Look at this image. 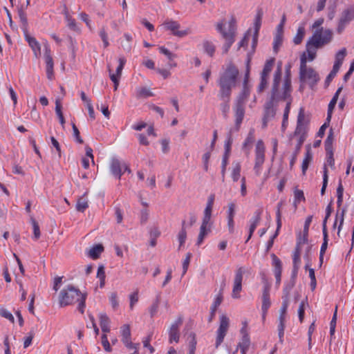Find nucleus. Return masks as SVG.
<instances>
[{
  "label": "nucleus",
  "mask_w": 354,
  "mask_h": 354,
  "mask_svg": "<svg viewBox=\"0 0 354 354\" xmlns=\"http://www.w3.org/2000/svg\"><path fill=\"white\" fill-rule=\"evenodd\" d=\"M336 320H337V308L335 309V311L333 314V316L332 319L330 323V335L331 339L335 334V327H336Z\"/></svg>",
  "instance_id": "52"
},
{
  "label": "nucleus",
  "mask_w": 354,
  "mask_h": 354,
  "mask_svg": "<svg viewBox=\"0 0 354 354\" xmlns=\"http://www.w3.org/2000/svg\"><path fill=\"white\" fill-rule=\"evenodd\" d=\"M282 44V36L281 34L278 33L276 35L273 41V49L275 52H277L279 47Z\"/></svg>",
  "instance_id": "59"
},
{
  "label": "nucleus",
  "mask_w": 354,
  "mask_h": 354,
  "mask_svg": "<svg viewBox=\"0 0 354 354\" xmlns=\"http://www.w3.org/2000/svg\"><path fill=\"white\" fill-rule=\"evenodd\" d=\"M203 50L205 53L209 56L212 57L215 53V46L214 44L209 41H205L203 43Z\"/></svg>",
  "instance_id": "42"
},
{
  "label": "nucleus",
  "mask_w": 354,
  "mask_h": 354,
  "mask_svg": "<svg viewBox=\"0 0 354 354\" xmlns=\"http://www.w3.org/2000/svg\"><path fill=\"white\" fill-rule=\"evenodd\" d=\"M44 59L46 65V69H53L54 68V63L53 60V57L51 56L50 48L48 46V44L45 45V53H44Z\"/></svg>",
  "instance_id": "27"
},
{
  "label": "nucleus",
  "mask_w": 354,
  "mask_h": 354,
  "mask_svg": "<svg viewBox=\"0 0 354 354\" xmlns=\"http://www.w3.org/2000/svg\"><path fill=\"white\" fill-rule=\"evenodd\" d=\"M346 55V49L345 48H342L336 53L335 56V62L342 65Z\"/></svg>",
  "instance_id": "48"
},
{
  "label": "nucleus",
  "mask_w": 354,
  "mask_h": 354,
  "mask_svg": "<svg viewBox=\"0 0 354 354\" xmlns=\"http://www.w3.org/2000/svg\"><path fill=\"white\" fill-rule=\"evenodd\" d=\"M274 64V58H270V59H268L266 62L265 65L263 68V71L261 73L270 75V73L273 68Z\"/></svg>",
  "instance_id": "45"
},
{
  "label": "nucleus",
  "mask_w": 354,
  "mask_h": 354,
  "mask_svg": "<svg viewBox=\"0 0 354 354\" xmlns=\"http://www.w3.org/2000/svg\"><path fill=\"white\" fill-rule=\"evenodd\" d=\"M123 344L130 350H133L134 352L138 351L139 344H134L131 342V339L122 342Z\"/></svg>",
  "instance_id": "55"
},
{
  "label": "nucleus",
  "mask_w": 354,
  "mask_h": 354,
  "mask_svg": "<svg viewBox=\"0 0 354 354\" xmlns=\"http://www.w3.org/2000/svg\"><path fill=\"white\" fill-rule=\"evenodd\" d=\"M261 300H262V304H261V311H262L261 317H262L261 318H262V322H264L266 320V317L268 309L270 308V307L271 306V301H270V288L267 286H265L263 289Z\"/></svg>",
  "instance_id": "17"
},
{
  "label": "nucleus",
  "mask_w": 354,
  "mask_h": 354,
  "mask_svg": "<svg viewBox=\"0 0 354 354\" xmlns=\"http://www.w3.org/2000/svg\"><path fill=\"white\" fill-rule=\"evenodd\" d=\"M254 141V130L251 129L248 134L247 138H245L243 147V148H246L248 146L251 145Z\"/></svg>",
  "instance_id": "51"
},
{
  "label": "nucleus",
  "mask_w": 354,
  "mask_h": 354,
  "mask_svg": "<svg viewBox=\"0 0 354 354\" xmlns=\"http://www.w3.org/2000/svg\"><path fill=\"white\" fill-rule=\"evenodd\" d=\"M250 345V339L249 335H245L244 336H242L241 341L239 344V347L241 351V354H246L249 346Z\"/></svg>",
  "instance_id": "29"
},
{
  "label": "nucleus",
  "mask_w": 354,
  "mask_h": 354,
  "mask_svg": "<svg viewBox=\"0 0 354 354\" xmlns=\"http://www.w3.org/2000/svg\"><path fill=\"white\" fill-rule=\"evenodd\" d=\"M261 214L262 210L261 209H258L254 212L252 217L249 220V232L246 242H248L251 239L255 229L259 225L261 219Z\"/></svg>",
  "instance_id": "18"
},
{
  "label": "nucleus",
  "mask_w": 354,
  "mask_h": 354,
  "mask_svg": "<svg viewBox=\"0 0 354 354\" xmlns=\"http://www.w3.org/2000/svg\"><path fill=\"white\" fill-rule=\"evenodd\" d=\"M250 88L248 84L243 82V89L239 95L238 96L236 102L239 104H244L246 99L250 95Z\"/></svg>",
  "instance_id": "24"
},
{
  "label": "nucleus",
  "mask_w": 354,
  "mask_h": 354,
  "mask_svg": "<svg viewBox=\"0 0 354 354\" xmlns=\"http://www.w3.org/2000/svg\"><path fill=\"white\" fill-rule=\"evenodd\" d=\"M333 39V32L330 29L324 30L321 28L316 30L312 37L309 38L307 43L310 44L315 48H321L323 46L328 44Z\"/></svg>",
  "instance_id": "7"
},
{
  "label": "nucleus",
  "mask_w": 354,
  "mask_h": 354,
  "mask_svg": "<svg viewBox=\"0 0 354 354\" xmlns=\"http://www.w3.org/2000/svg\"><path fill=\"white\" fill-rule=\"evenodd\" d=\"M25 39L33 51L35 57H39L41 56V45L38 41L34 37L29 35H26Z\"/></svg>",
  "instance_id": "19"
},
{
  "label": "nucleus",
  "mask_w": 354,
  "mask_h": 354,
  "mask_svg": "<svg viewBox=\"0 0 354 354\" xmlns=\"http://www.w3.org/2000/svg\"><path fill=\"white\" fill-rule=\"evenodd\" d=\"M109 301L113 308H116L118 306V297L115 292H113L111 294L109 297Z\"/></svg>",
  "instance_id": "64"
},
{
  "label": "nucleus",
  "mask_w": 354,
  "mask_h": 354,
  "mask_svg": "<svg viewBox=\"0 0 354 354\" xmlns=\"http://www.w3.org/2000/svg\"><path fill=\"white\" fill-rule=\"evenodd\" d=\"M230 326V319L229 318L225 315H222L220 317V324L218 328L216 330V348H218L221 343L223 342V339L227 334Z\"/></svg>",
  "instance_id": "11"
},
{
  "label": "nucleus",
  "mask_w": 354,
  "mask_h": 354,
  "mask_svg": "<svg viewBox=\"0 0 354 354\" xmlns=\"http://www.w3.org/2000/svg\"><path fill=\"white\" fill-rule=\"evenodd\" d=\"M305 201V196L304 194V192L302 190L295 189L294 191V201L293 205L295 209H297L298 204H299L301 201Z\"/></svg>",
  "instance_id": "35"
},
{
  "label": "nucleus",
  "mask_w": 354,
  "mask_h": 354,
  "mask_svg": "<svg viewBox=\"0 0 354 354\" xmlns=\"http://www.w3.org/2000/svg\"><path fill=\"white\" fill-rule=\"evenodd\" d=\"M212 209H204L202 223L200 227V232L197 239V245H201L205 236L210 231Z\"/></svg>",
  "instance_id": "9"
},
{
  "label": "nucleus",
  "mask_w": 354,
  "mask_h": 354,
  "mask_svg": "<svg viewBox=\"0 0 354 354\" xmlns=\"http://www.w3.org/2000/svg\"><path fill=\"white\" fill-rule=\"evenodd\" d=\"M103 251L102 245H95L93 246L88 251V256L93 259H97Z\"/></svg>",
  "instance_id": "37"
},
{
  "label": "nucleus",
  "mask_w": 354,
  "mask_h": 354,
  "mask_svg": "<svg viewBox=\"0 0 354 354\" xmlns=\"http://www.w3.org/2000/svg\"><path fill=\"white\" fill-rule=\"evenodd\" d=\"M223 301V296L221 294H218L215 298L213 301V304L210 308V317L209 321H212L213 317L215 315L216 310L217 308L221 305V302Z\"/></svg>",
  "instance_id": "30"
},
{
  "label": "nucleus",
  "mask_w": 354,
  "mask_h": 354,
  "mask_svg": "<svg viewBox=\"0 0 354 354\" xmlns=\"http://www.w3.org/2000/svg\"><path fill=\"white\" fill-rule=\"evenodd\" d=\"M191 258H192V254L189 252L186 254V257L183 261V274H182L183 276L185 274V273L187 272V271L188 270V267H189V265L190 263Z\"/></svg>",
  "instance_id": "56"
},
{
  "label": "nucleus",
  "mask_w": 354,
  "mask_h": 354,
  "mask_svg": "<svg viewBox=\"0 0 354 354\" xmlns=\"http://www.w3.org/2000/svg\"><path fill=\"white\" fill-rule=\"evenodd\" d=\"M354 19L353 8L350 7L344 10L338 19L336 31L338 34H341L345 30L349 23Z\"/></svg>",
  "instance_id": "10"
},
{
  "label": "nucleus",
  "mask_w": 354,
  "mask_h": 354,
  "mask_svg": "<svg viewBox=\"0 0 354 354\" xmlns=\"http://www.w3.org/2000/svg\"><path fill=\"white\" fill-rule=\"evenodd\" d=\"M346 212V209L343 208L341 210H337L335 216V220L333 224V228L335 229L337 224L339 223V225L337 227V235L339 236L340 232L342 228V225L344 224V214Z\"/></svg>",
  "instance_id": "22"
},
{
  "label": "nucleus",
  "mask_w": 354,
  "mask_h": 354,
  "mask_svg": "<svg viewBox=\"0 0 354 354\" xmlns=\"http://www.w3.org/2000/svg\"><path fill=\"white\" fill-rule=\"evenodd\" d=\"M304 243L301 240H299L297 243V247L293 254L292 261L293 266L295 267V272H297L299 268V264L300 263V245Z\"/></svg>",
  "instance_id": "25"
},
{
  "label": "nucleus",
  "mask_w": 354,
  "mask_h": 354,
  "mask_svg": "<svg viewBox=\"0 0 354 354\" xmlns=\"http://www.w3.org/2000/svg\"><path fill=\"white\" fill-rule=\"evenodd\" d=\"M88 207V201L86 198L82 197L78 199L76 204V209L77 211L83 212Z\"/></svg>",
  "instance_id": "49"
},
{
  "label": "nucleus",
  "mask_w": 354,
  "mask_h": 354,
  "mask_svg": "<svg viewBox=\"0 0 354 354\" xmlns=\"http://www.w3.org/2000/svg\"><path fill=\"white\" fill-rule=\"evenodd\" d=\"M223 101V102L220 104V109L221 112L223 113L224 117L227 115V113L230 111V97L227 99H220Z\"/></svg>",
  "instance_id": "46"
},
{
  "label": "nucleus",
  "mask_w": 354,
  "mask_h": 354,
  "mask_svg": "<svg viewBox=\"0 0 354 354\" xmlns=\"http://www.w3.org/2000/svg\"><path fill=\"white\" fill-rule=\"evenodd\" d=\"M313 221V216H308L306 221H305V223H304V237L302 239H300L299 240H301V241L303 243H305L306 241H307V235H308V230H309V227H310V225L311 223Z\"/></svg>",
  "instance_id": "47"
},
{
  "label": "nucleus",
  "mask_w": 354,
  "mask_h": 354,
  "mask_svg": "<svg viewBox=\"0 0 354 354\" xmlns=\"http://www.w3.org/2000/svg\"><path fill=\"white\" fill-rule=\"evenodd\" d=\"M162 26L165 28L166 30H170L174 36L178 37H183L189 33L188 29L179 30L180 27V24L178 21L171 19L166 20L162 24Z\"/></svg>",
  "instance_id": "14"
},
{
  "label": "nucleus",
  "mask_w": 354,
  "mask_h": 354,
  "mask_svg": "<svg viewBox=\"0 0 354 354\" xmlns=\"http://www.w3.org/2000/svg\"><path fill=\"white\" fill-rule=\"evenodd\" d=\"M31 223L32 225V229H33V234H34L33 238L35 240H37L40 237V235H41L39 226L38 223H37V221L33 218H31Z\"/></svg>",
  "instance_id": "53"
},
{
  "label": "nucleus",
  "mask_w": 354,
  "mask_h": 354,
  "mask_svg": "<svg viewBox=\"0 0 354 354\" xmlns=\"http://www.w3.org/2000/svg\"><path fill=\"white\" fill-rule=\"evenodd\" d=\"M121 341H125L131 339V328L129 324H123L120 328Z\"/></svg>",
  "instance_id": "31"
},
{
  "label": "nucleus",
  "mask_w": 354,
  "mask_h": 354,
  "mask_svg": "<svg viewBox=\"0 0 354 354\" xmlns=\"http://www.w3.org/2000/svg\"><path fill=\"white\" fill-rule=\"evenodd\" d=\"M153 333H150L146 337H145L142 340L143 346L145 348H147L149 350L151 353H153L155 350L153 346H151L150 342L152 339Z\"/></svg>",
  "instance_id": "50"
},
{
  "label": "nucleus",
  "mask_w": 354,
  "mask_h": 354,
  "mask_svg": "<svg viewBox=\"0 0 354 354\" xmlns=\"http://www.w3.org/2000/svg\"><path fill=\"white\" fill-rule=\"evenodd\" d=\"M312 159H313V156H312V153H311L310 149H308L306 151L305 157H304L302 164H301V170H302L303 175L306 174V172L308 168V166H309L310 162H311Z\"/></svg>",
  "instance_id": "32"
},
{
  "label": "nucleus",
  "mask_w": 354,
  "mask_h": 354,
  "mask_svg": "<svg viewBox=\"0 0 354 354\" xmlns=\"http://www.w3.org/2000/svg\"><path fill=\"white\" fill-rule=\"evenodd\" d=\"M304 35H305V28L303 26H300L297 28V34L293 38L294 44L296 45L301 44Z\"/></svg>",
  "instance_id": "41"
},
{
  "label": "nucleus",
  "mask_w": 354,
  "mask_h": 354,
  "mask_svg": "<svg viewBox=\"0 0 354 354\" xmlns=\"http://www.w3.org/2000/svg\"><path fill=\"white\" fill-rule=\"evenodd\" d=\"M241 165L240 162H233V169L232 170V178L233 181L236 182L241 176Z\"/></svg>",
  "instance_id": "33"
},
{
  "label": "nucleus",
  "mask_w": 354,
  "mask_h": 354,
  "mask_svg": "<svg viewBox=\"0 0 354 354\" xmlns=\"http://www.w3.org/2000/svg\"><path fill=\"white\" fill-rule=\"evenodd\" d=\"M328 169L325 167H324V174H323V184H322V189H321V194L322 195H324V193H325V191H326V187H327V185H328Z\"/></svg>",
  "instance_id": "58"
},
{
  "label": "nucleus",
  "mask_w": 354,
  "mask_h": 354,
  "mask_svg": "<svg viewBox=\"0 0 354 354\" xmlns=\"http://www.w3.org/2000/svg\"><path fill=\"white\" fill-rule=\"evenodd\" d=\"M0 315L4 318L8 319L12 323H13L15 321L14 317L12 315V313L6 309H1L0 310Z\"/></svg>",
  "instance_id": "61"
},
{
  "label": "nucleus",
  "mask_w": 354,
  "mask_h": 354,
  "mask_svg": "<svg viewBox=\"0 0 354 354\" xmlns=\"http://www.w3.org/2000/svg\"><path fill=\"white\" fill-rule=\"evenodd\" d=\"M100 327L105 325H109L110 319L105 313H100L99 315Z\"/></svg>",
  "instance_id": "62"
},
{
  "label": "nucleus",
  "mask_w": 354,
  "mask_h": 354,
  "mask_svg": "<svg viewBox=\"0 0 354 354\" xmlns=\"http://www.w3.org/2000/svg\"><path fill=\"white\" fill-rule=\"evenodd\" d=\"M65 19L67 22V26L71 30L75 32L80 31V29L77 26L75 19L71 17L67 12H65Z\"/></svg>",
  "instance_id": "39"
},
{
  "label": "nucleus",
  "mask_w": 354,
  "mask_h": 354,
  "mask_svg": "<svg viewBox=\"0 0 354 354\" xmlns=\"http://www.w3.org/2000/svg\"><path fill=\"white\" fill-rule=\"evenodd\" d=\"M187 239V232L185 229V222L183 221L182 223V229L178 233V240L179 241V248L183 245Z\"/></svg>",
  "instance_id": "44"
},
{
  "label": "nucleus",
  "mask_w": 354,
  "mask_h": 354,
  "mask_svg": "<svg viewBox=\"0 0 354 354\" xmlns=\"http://www.w3.org/2000/svg\"><path fill=\"white\" fill-rule=\"evenodd\" d=\"M86 294L82 293L80 290L73 286H68L63 288L59 295V305L64 307L78 302L77 309L83 314L86 307Z\"/></svg>",
  "instance_id": "3"
},
{
  "label": "nucleus",
  "mask_w": 354,
  "mask_h": 354,
  "mask_svg": "<svg viewBox=\"0 0 354 354\" xmlns=\"http://www.w3.org/2000/svg\"><path fill=\"white\" fill-rule=\"evenodd\" d=\"M130 299V308L132 310L133 308L134 305L138 302V292H135L130 295L129 296Z\"/></svg>",
  "instance_id": "63"
},
{
  "label": "nucleus",
  "mask_w": 354,
  "mask_h": 354,
  "mask_svg": "<svg viewBox=\"0 0 354 354\" xmlns=\"http://www.w3.org/2000/svg\"><path fill=\"white\" fill-rule=\"evenodd\" d=\"M271 257L272 259V266L274 276L281 275L282 265L281 260L275 254H272Z\"/></svg>",
  "instance_id": "28"
},
{
  "label": "nucleus",
  "mask_w": 354,
  "mask_h": 354,
  "mask_svg": "<svg viewBox=\"0 0 354 354\" xmlns=\"http://www.w3.org/2000/svg\"><path fill=\"white\" fill-rule=\"evenodd\" d=\"M225 26L224 20H221L216 24V29L225 40V43L223 45V51L227 53L234 42L236 32L235 20L232 19L228 22L227 28H225Z\"/></svg>",
  "instance_id": "5"
},
{
  "label": "nucleus",
  "mask_w": 354,
  "mask_h": 354,
  "mask_svg": "<svg viewBox=\"0 0 354 354\" xmlns=\"http://www.w3.org/2000/svg\"><path fill=\"white\" fill-rule=\"evenodd\" d=\"M263 17V12L261 10L257 11L254 22V32L253 36V46H254L257 41V36L259 29L261 26V19Z\"/></svg>",
  "instance_id": "21"
},
{
  "label": "nucleus",
  "mask_w": 354,
  "mask_h": 354,
  "mask_svg": "<svg viewBox=\"0 0 354 354\" xmlns=\"http://www.w3.org/2000/svg\"><path fill=\"white\" fill-rule=\"evenodd\" d=\"M239 71L232 62L226 64L219 74L217 84L219 87L218 97L219 99H228L231 97L232 89L236 86Z\"/></svg>",
  "instance_id": "1"
},
{
  "label": "nucleus",
  "mask_w": 354,
  "mask_h": 354,
  "mask_svg": "<svg viewBox=\"0 0 354 354\" xmlns=\"http://www.w3.org/2000/svg\"><path fill=\"white\" fill-rule=\"evenodd\" d=\"M26 6H21L18 8V17L19 18V21L21 24V28L24 30L27 29L28 27V19L26 13Z\"/></svg>",
  "instance_id": "26"
},
{
  "label": "nucleus",
  "mask_w": 354,
  "mask_h": 354,
  "mask_svg": "<svg viewBox=\"0 0 354 354\" xmlns=\"http://www.w3.org/2000/svg\"><path fill=\"white\" fill-rule=\"evenodd\" d=\"M153 95V92L147 87H138L136 88V96L138 97L147 98Z\"/></svg>",
  "instance_id": "36"
},
{
  "label": "nucleus",
  "mask_w": 354,
  "mask_h": 354,
  "mask_svg": "<svg viewBox=\"0 0 354 354\" xmlns=\"http://www.w3.org/2000/svg\"><path fill=\"white\" fill-rule=\"evenodd\" d=\"M269 75H265L263 73H261L260 76V82L259 84V86L257 88V91L259 93H261L264 91V89L267 87L269 82Z\"/></svg>",
  "instance_id": "40"
},
{
  "label": "nucleus",
  "mask_w": 354,
  "mask_h": 354,
  "mask_svg": "<svg viewBox=\"0 0 354 354\" xmlns=\"http://www.w3.org/2000/svg\"><path fill=\"white\" fill-rule=\"evenodd\" d=\"M110 169L111 174L118 179L121 178V176L123 174V170L124 171H127L128 173H131V170L126 163L120 162L117 158L112 159Z\"/></svg>",
  "instance_id": "15"
},
{
  "label": "nucleus",
  "mask_w": 354,
  "mask_h": 354,
  "mask_svg": "<svg viewBox=\"0 0 354 354\" xmlns=\"http://www.w3.org/2000/svg\"><path fill=\"white\" fill-rule=\"evenodd\" d=\"M342 88L339 87L336 92L335 93L333 97H332L331 100L330 101L328 106V113H327V120H330L332 116L333 111L334 110V108L337 104L339 95L342 91Z\"/></svg>",
  "instance_id": "23"
},
{
  "label": "nucleus",
  "mask_w": 354,
  "mask_h": 354,
  "mask_svg": "<svg viewBox=\"0 0 354 354\" xmlns=\"http://www.w3.org/2000/svg\"><path fill=\"white\" fill-rule=\"evenodd\" d=\"M308 128V120L306 118L304 109L301 107L299 111L297 120V127L295 131V136H298L297 150H300L303 145Z\"/></svg>",
  "instance_id": "6"
},
{
  "label": "nucleus",
  "mask_w": 354,
  "mask_h": 354,
  "mask_svg": "<svg viewBox=\"0 0 354 354\" xmlns=\"http://www.w3.org/2000/svg\"><path fill=\"white\" fill-rule=\"evenodd\" d=\"M245 271L243 267H240L236 270L232 292V297L234 299H239L241 297L240 292L242 290V281Z\"/></svg>",
  "instance_id": "12"
},
{
  "label": "nucleus",
  "mask_w": 354,
  "mask_h": 354,
  "mask_svg": "<svg viewBox=\"0 0 354 354\" xmlns=\"http://www.w3.org/2000/svg\"><path fill=\"white\" fill-rule=\"evenodd\" d=\"M229 155L224 154L222 159L221 163V174H222V180L224 181L225 179V169L228 162Z\"/></svg>",
  "instance_id": "57"
},
{
  "label": "nucleus",
  "mask_w": 354,
  "mask_h": 354,
  "mask_svg": "<svg viewBox=\"0 0 354 354\" xmlns=\"http://www.w3.org/2000/svg\"><path fill=\"white\" fill-rule=\"evenodd\" d=\"M277 105V103L271 100H269L266 102L264 105V113L262 120L263 128H266L268 125V122L275 116Z\"/></svg>",
  "instance_id": "13"
},
{
  "label": "nucleus",
  "mask_w": 354,
  "mask_h": 354,
  "mask_svg": "<svg viewBox=\"0 0 354 354\" xmlns=\"http://www.w3.org/2000/svg\"><path fill=\"white\" fill-rule=\"evenodd\" d=\"M159 297H157L156 300L153 302L152 305L149 308V311L151 317H153L158 312V306H159Z\"/></svg>",
  "instance_id": "54"
},
{
  "label": "nucleus",
  "mask_w": 354,
  "mask_h": 354,
  "mask_svg": "<svg viewBox=\"0 0 354 354\" xmlns=\"http://www.w3.org/2000/svg\"><path fill=\"white\" fill-rule=\"evenodd\" d=\"M183 324V318L181 317H178L176 320L171 325L169 330V343L172 342H178L180 334H179V328Z\"/></svg>",
  "instance_id": "16"
},
{
  "label": "nucleus",
  "mask_w": 354,
  "mask_h": 354,
  "mask_svg": "<svg viewBox=\"0 0 354 354\" xmlns=\"http://www.w3.org/2000/svg\"><path fill=\"white\" fill-rule=\"evenodd\" d=\"M317 49V48H315L310 44L306 43V62H312L315 58Z\"/></svg>",
  "instance_id": "38"
},
{
  "label": "nucleus",
  "mask_w": 354,
  "mask_h": 354,
  "mask_svg": "<svg viewBox=\"0 0 354 354\" xmlns=\"http://www.w3.org/2000/svg\"><path fill=\"white\" fill-rule=\"evenodd\" d=\"M281 66L278 65L274 73L270 100L276 103L280 101L292 102V85L288 84V80L286 81V83L283 82L281 84Z\"/></svg>",
  "instance_id": "2"
},
{
  "label": "nucleus",
  "mask_w": 354,
  "mask_h": 354,
  "mask_svg": "<svg viewBox=\"0 0 354 354\" xmlns=\"http://www.w3.org/2000/svg\"><path fill=\"white\" fill-rule=\"evenodd\" d=\"M159 51L160 53L165 55L169 60H172L175 57V55L171 53L167 48H165L164 46H160Z\"/></svg>",
  "instance_id": "60"
},
{
  "label": "nucleus",
  "mask_w": 354,
  "mask_h": 354,
  "mask_svg": "<svg viewBox=\"0 0 354 354\" xmlns=\"http://www.w3.org/2000/svg\"><path fill=\"white\" fill-rule=\"evenodd\" d=\"M299 80L301 84H307L311 88L319 81L317 72L306 64V53H304L300 57Z\"/></svg>",
  "instance_id": "4"
},
{
  "label": "nucleus",
  "mask_w": 354,
  "mask_h": 354,
  "mask_svg": "<svg viewBox=\"0 0 354 354\" xmlns=\"http://www.w3.org/2000/svg\"><path fill=\"white\" fill-rule=\"evenodd\" d=\"M244 104H239L236 103L235 104L234 106V113H235V124L236 127V130H239L241 124L242 123V121L244 118L245 115V107Z\"/></svg>",
  "instance_id": "20"
},
{
  "label": "nucleus",
  "mask_w": 354,
  "mask_h": 354,
  "mask_svg": "<svg viewBox=\"0 0 354 354\" xmlns=\"http://www.w3.org/2000/svg\"><path fill=\"white\" fill-rule=\"evenodd\" d=\"M295 276H291V278L290 281L286 283L284 286L283 290V296L282 297H286L289 299L290 293L295 286Z\"/></svg>",
  "instance_id": "34"
},
{
  "label": "nucleus",
  "mask_w": 354,
  "mask_h": 354,
  "mask_svg": "<svg viewBox=\"0 0 354 354\" xmlns=\"http://www.w3.org/2000/svg\"><path fill=\"white\" fill-rule=\"evenodd\" d=\"M265 151L263 142L261 140H258L255 147V160L253 168L257 176H259L261 173L262 165L265 162Z\"/></svg>",
  "instance_id": "8"
},
{
  "label": "nucleus",
  "mask_w": 354,
  "mask_h": 354,
  "mask_svg": "<svg viewBox=\"0 0 354 354\" xmlns=\"http://www.w3.org/2000/svg\"><path fill=\"white\" fill-rule=\"evenodd\" d=\"M327 166L333 168L335 166V160L333 158V153L332 150H329L328 147H326V160L324 165V168L326 167L327 169Z\"/></svg>",
  "instance_id": "43"
}]
</instances>
